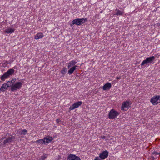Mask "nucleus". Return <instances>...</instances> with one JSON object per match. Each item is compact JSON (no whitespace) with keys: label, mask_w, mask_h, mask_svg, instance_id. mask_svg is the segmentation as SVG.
I'll return each instance as SVG.
<instances>
[{"label":"nucleus","mask_w":160,"mask_h":160,"mask_svg":"<svg viewBox=\"0 0 160 160\" xmlns=\"http://www.w3.org/2000/svg\"><path fill=\"white\" fill-rule=\"evenodd\" d=\"M88 20L87 18H77L73 20L72 22V24L79 26L84 23Z\"/></svg>","instance_id":"1"},{"label":"nucleus","mask_w":160,"mask_h":160,"mask_svg":"<svg viewBox=\"0 0 160 160\" xmlns=\"http://www.w3.org/2000/svg\"><path fill=\"white\" fill-rule=\"evenodd\" d=\"M120 114V113L114 109H111L108 114V117L110 119L115 118Z\"/></svg>","instance_id":"2"},{"label":"nucleus","mask_w":160,"mask_h":160,"mask_svg":"<svg viewBox=\"0 0 160 160\" xmlns=\"http://www.w3.org/2000/svg\"><path fill=\"white\" fill-rule=\"evenodd\" d=\"M155 59V57L154 56L147 58L145 60H144L142 62L141 65H144L145 64L148 63L151 64Z\"/></svg>","instance_id":"3"},{"label":"nucleus","mask_w":160,"mask_h":160,"mask_svg":"<svg viewBox=\"0 0 160 160\" xmlns=\"http://www.w3.org/2000/svg\"><path fill=\"white\" fill-rule=\"evenodd\" d=\"M22 83L21 82H17L11 87L12 91L13 92L19 89L22 86Z\"/></svg>","instance_id":"4"},{"label":"nucleus","mask_w":160,"mask_h":160,"mask_svg":"<svg viewBox=\"0 0 160 160\" xmlns=\"http://www.w3.org/2000/svg\"><path fill=\"white\" fill-rule=\"evenodd\" d=\"M150 102L154 105H157L160 103V96H154L151 99Z\"/></svg>","instance_id":"5"},{"label":"nucleus","mask_w":160,"mask_h":160,"mask_svg":"<svg viewBox=\"0 0 160 160\" xmlns=\"http://www.w3.org/2000/svg\"><path fill=\"white\" fill-rule=\"evenodd\" d=\"M82 104V101H78L74 103L72 106L70 107L69 109L70 110H73L80 106Z\"/></svg>","instance_id":"6"},{"label":"nucleus","mask_w":160,"mask_h":160,"mask_svg":"<svg viewBox=\"0 0 160 160\" xmlns=\"http://www.w3.org/2000/svg\"><path fill=\"white\" fill-rule=\"evenodd\" d=\"M108 155V152L106 151H103L102 152L100 153L99 157L102 159H103L107 158Z\"/></svg>","instance_id":"7"},{"label":"nucleus","mask_w":160,"mask_h":160,"mask_svg":"<svg viewBox=\"0 0 160 160\" xmlns=\"http://www.w3.org/2000/svg\"><path fill=\"white\" fill-rule=\"evenodd\" d=\"M68 160H81V159L78 156L71 154L68 155Z\"/></svg>","instance_id":"8"},{"label":"nucleus","mask_w":160,"mask_h":160,"mask_svg":"<svg viewBox=\"0 0 160 160\" xmlns=\"http://www.w3.org/2000/svg\"><path fill=\"white\" fill-rule=\"evenodd\" d=\"M130 101H128L123 102L121 106L122 110H125V109H124L125 108H128V107L130 105Z\"/></svg>","instance_id":"9"},{"label":"nucleus","mask_w":160,"mask_h":160,"mask_svg":"<svg viewBox=\"0 0 160 160\" xmlns=\"http://www.w3.org/2000/svg\"><path fill=\"white\" fill-rule=\"evenodd\" d=\"M111 84L109 82H108L103 86L102 88L104 90H108L111 88Z\"/></svg>","instance_id":"10"},{"label":"nucleus","mask_w":160,"mask_h":160,"mask_svg":"<svg viewBox=\"0 0 160 160\" xmlns=\"http://www.w3.org/2000/svg\"><path fill=\"white\" fill-rule=\"evenodd\" d=\"M44 36V35L42 33H38L35 36V39L36 40L42 38Z\"/></svg>","instance_id":"11"},{"label":"nucleus","mask_w":160,"mask_h":160,"mask_svg":"<svg viewBox=\"0 0 160 160\" xmlns=\"http://www.w3.org/2000/svg\"><path fill=\"white\" fill-rule=\"evenodd\" d=\"M77 63V62L74 61V60H72L69 62L68 63V68H69L70 67H72V66H75V65L76 64V63Z\"/></svg>","instance_id":"12"},{"label":"nucleus","mask_w":160,"mask_h":160,"mask_svg":"<svg viewBox=\"0 0 160 160\" xmlns=\"http://www.w3.org/2000/svg\"><path fill=\"white\" fill-rule=\"evenodd\" d=\"M15 71L12 69H9L6 72V73L9 77L10 75H11L13 74L14 72Z\"/></svg>","instance_id":"13"},{"label":"nucleus","mask_w":160,"mask_h":160,"mask_svg":"<svg viewBox=\"0 0 160 160\" xmlns=\"http://www.w3.org/2000/svg\"><path fill=\"white\" fill-rule=\"evenodd\" d=\"M77 66L75 65L73 66L72 68H71L68 71V73L69 74H72L73 72L76 69Z\"/></svg>","instance_id":"14"},{"label":"nucleus","mask_w":160,"mask_h":160,"mask_svg":"<svg viewBox=\"0 0 160 160\" xmlns=\"http://www.w3.org/2000/svg\"><path fill=\"white\" fill-rule=\"evenodd\" d=\"M8 88L7 84H6V83H4L1 87L0 90L1 91L4 92Z\"/></svg>","instance_id":"15"},{"label":"nucleus","mask_w":160,"mask_h":160,"mask_svg":"<svg viewBox=\"0 0 160 160\" xmlns=\"http://www.w3.org/2000/svg\"><path fill=\"white\" fill-rule=\"evenodd\" d=\"M15 29L13 28H8L7 29L5 30V33H12L14 31Z\"/></svg>","instance_id":"16"},{"label":"nucleus","mask_w":160,"mask_h":160,"mask_svg":"<svg viewBox=\"0 0 160 160\" xmlns=\"http://www.w3.org/2000/svg\"><path fill=\"white\" fill-rule=\"evenodd\" d=\"M8 76L5 72V73H4L2 76L0 77L1 79L3 81H4L5 79L7 78H8Z\"/></svg>","instance_id":"17"},{"label":"nucleus","mask_w":160,"mask_h":160,"mask_svg":"<svg viewBox=\"0 0 160 160\" xmlns=\"http://www.w3.org/2000/svg\"><path fill=\"white\" fill-rule=\"evenodd\" d=\"M39 140H52V138L49 136H48L44 138L43 139H40Z\"/></svg>","instance_id":"18"},{"label":"nucleus","mask_w":160,"mask_h":160,"mask_svg":"<svg viewBox=\"0 0 160 160\" xmlns=\"http://www.w3.org/2000/svg\"><path fill=\"white\" fill-rule=\"evenodd\" d=\"M116 11L117 12L115 15L117 16L122 15L123 13V11H121L118 9Z\"/></svg>","instance_id":"19"},{"label":"nucleus","mask_w":160,"mask_h":160,"mask_svg":"<svg viewBox=\"0 0 160 160\" xmlns=\"http://www.w3.org/2000/svg\"><path fill=\"white\" fill-rule=\"evenodd\" d=\"M15 139V137L14 136H12V135H10L9 136L8 138L6 140H12V139Z\"/></svg>","instance_id":"20"},{"label":"nucleus","mask_w":160,"mask_h":160,"mask_svg":"<svg viewBox=\"0 0 160 160\" xmlns=\"http://www.w3.org/2000/svg\"><path fill=\"white\" fill-rule=\"evenodd\" d=\"M66 68H63L61 70V73L63 75H64L66 73Z\"/></svg>","instance_id":"21"},{"label":"nucleus","mask_w":160,"mask_h":160,"mask_svg":"<svg viewBox=\"0 0 160 160\" xmlns=\"http://www.w3.org/2000/svg\"><path fill=\"white\" fill-rule=\"evenodd\" d=\"M6 84L7 85V87H12V86H13L12 85V84L11 83H10V82L9 81L8 82L6 83Z\"/></svg>","instance_id":"22"},{"label":"nucleus","mask_w":160,"mask_h":160,"mask_svg":"<svg viewBox=\"0 0 160 160\" xmlns=\"http://www.w3.org/2000/svg\"><path fill=\"white\" fill-rule=\"evenodd\" d=\"M27 132V130L26 129H24L22 132L21 134L25 135Z\"/></svg>","instance_id":"23"},{"label":"nucleus","mask_w":160,"mask_h":160,"mask_svg":"<svg viewBox=\"0 0 160 160\" xmlns=\"http://www.w3.org/2000/svg\"><path fill=\"white\" fill-rule=\"evenodd\" d=\"M16 79H13L12 80L10 81H9L10 82V83H11L12 84V85H13L14 84V82H15Z\"/></svg>","instance_id":"24"},{"label":"nucleus","mask_w":160,"mask_h":160,"mask_svg":"<svg viewBox=\"0 0 160 160\" xmlns=\"http://www.w3.org/2000/svg\"><path fill=\"white\" fill-rule=\"evenodd\" d=\"M52 141H47V140H46V141H43V142H42L43 143H49V142H51Z\"/></svg>","instance_id":"25"},{"label":"nucleus","mask_w":160,"mask_h":160,"mask_svg":"<svg viewBox=\"0 0 160 160\" xmlns=\"http://www.w3.org/2000/svg\"><path fill=\"white\" fill-rule=\"evenodd\" d=\"M8 141H4V142L2 143V145H4L7 142H8Z\"/></svg>","instance_id":"26"},{"label":"nucleus","mask_w":160,"mask_h":160,"mask_svg":"<svg viewBox=\"0 0 160 160\" xmlns=\"http://www.w3.org/2000/svg\"><path fill=\"white\" fill-rule=\"evenodd\" d=\"M56 122L58 123H60L61 120H60L59 119H58L56 120Z\"/></svg>","instance_id":"27"},{"label":"nucleus","mask_w":160,"mask_h":160,"mask_svg":"<svg viewBox=\"0 0 160 160\" xmlns=\"http://www.w3.org/2000/svg\"><path fill=\"white\" fill-rule=\"evenodd\" d=\"M121 78V77H116V79H119Z\"/></svg>","instance_id":"28"},{"label":"nucleus","mask_w":160,"mask_h":160,"mask_svg":"<svg viewBox=\"0 0 160 160\" xmlns=\"http://www.w3.org/2000/svg\"><path fill=\"white\" fill-rule=\"evenodd\" d=\"M104 138H105V136H103V137H102V139H104Z\"/></svg>","instance_id":"29"},{"label":"nucleus","mask_w":160,"mask_h":160,"mask_svg":"<svg viewBox=\"0 0 160 160\" xmlns=\"http://www.w3.org/2000/svg\"><path fill=\"white\" fill-rule=\"evenodd\" d=\"M39 141V140H38V141Z\"/></svg>","instance_id":"30"},{"label":"nucleus","mask_w":160,"mask_h":160,"mask_svg":"<svg viewBox=\"0 0 160 160\" xmlns=\"http://www.w3.org/2000/svg\"><path fill=\"white\" fill-rule=\"evenodd\" d=\"M159 26H160V23L159 24Z\"/></svg>","instance_id":"31"}]
</instances>
